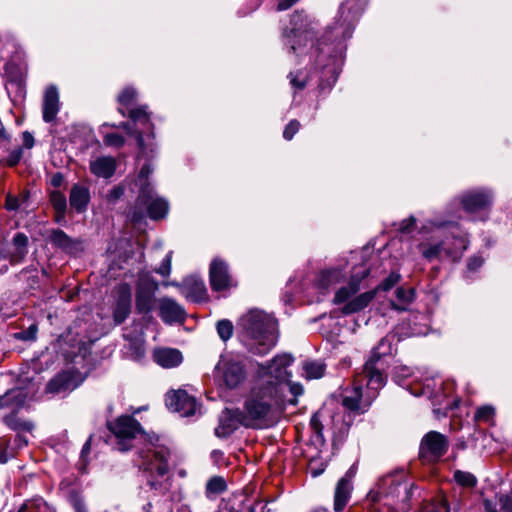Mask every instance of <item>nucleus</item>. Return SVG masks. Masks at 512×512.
<instances>
[{
    "mask_svg": "<svg viewBox=\"0 0 512 512\" xmlns=\"http://www.w3.org/2000/svg\"><path fill=\"white\" fill-rule=\"evenodd\" d=\"M293 358L287 354L277 355L266 364H259L258 382L245 400L242 423L250 428L271 426L286 407L284 398L286 369Z\"/></svg>",
    "mask_w": 512,
    "mask_h": 512,
    "instance_id": "obj_1",
    "label": "nucleus"
},
{
    "mask_svg": "<svg viewBox=\"0 0 512 512\" xmlns=\"http://www.w3.org/2000/svg\"><path fill=\"white\" fill-rule=\"evenodd\" d=\"M386 342L382 339L374 349L370 358L365 362L361 372L354 377L352 389H345L342 395V405L349 411L362 414L367 411L378 391L384 387L387 376L385 363L377 352Z\"/></svg>",
    "mask_w": 512,
    "mask_h": 512,
    "instance_id": "obj_2",
    "label": "nucleus"
},
{
    "mask_svg": "<svg viewBox=\"0 0 512 512\" xmlns=\"http://www.w3.org/2000/svg\"><path fill=\"white\" fill-rule=\"evenodd\" d=\"M368 274L369 271L364 270L361 275L359 273L352 275L348 284L340 287L335 292L333 303L335 305L343 304L340 308L342 314L350 315L362 311L376 297L379 290L389 291L401 280V275L398 272H392L375 289L356 295L360 290L361 281Z\"/></svg>",
    "mask_w": 512,
    "mask_h": 512,
    "instance_id": "obj_3",
    "label": "nucleus"
},
{
    "mask_svg": "<svg viewBox=\"0 0 512 512\" xmlns=\"http://www.w3.org/2000/svg\"><path fill=\"white\" fill-rule=\"evenodd\" d=\"M240 324L252 338L251 351L257 355L267 354L277 343V322L269 314L253 309L243 315Z\"/></svg>",
    "mask_w": 512,
    "mask_h": 512,
    "instance_id": "obj_4",
    "label": "nucleus"
},
{
    "mask_svg": "<svg viewBox=\"0 0 512 512\" xmlns=\"http://www.w3.org/2000/svg\"><path fill=\"white\" fill-rule=\"evenodd\" d=\"M170 451L163 445L150 444L138 452L136 465L151 490L160 491L169 473Z\"/></svg>",
    "mask_w": 512,
    "mask_h": 512,
    "instance_id": "obj_5",
    "label": "nucleus"
},
{
    "mask_svg": "<svg viewBox=\"0 0 512 512\" xmlns=\"http://www.w3.org/2000/svg\"><path fill=\"white\" fill-rule=\"evenodd\" d=\"M363 10V1L346 0L340 6L338 16L334 25L329 26L319 43V49L331 53L330 45H335L337 51L342 52L345 48L344 41L351 37L354 22Z\"/></svg>",
    "mask_w": 512,
    "mask_h": 512,
    "instance_id": "obj_6",
    "label": "nucleus"
},
{
    "mask_svg": "<svg viewBox=\"0 0 512 512\" xmlns=\"http://www.w3.org/2000/svg\"><path fill=\"white\" fill-rule=\"evenodd\" d=\"M39 386L35 383L29 384L27 387H17L9 390L0 398V408L9 409V414L3 418L4 423L14 431L30 432L34 428L32 422L22 420L17 417L21 408L24 407L28 399H32L37 393Z\"/></svg>",
    "mask_w": 512,
    "mask_h": 512,
    "instance_id": "obj_7",
    "label": "nucleus"
},
{
    "mask_svg": "<svg viewBox=\"0 0 512 512\" xmlns=\"http://www.w3.org/2000/svg\"><path fill=\"white\" fill-rule=\"evenodd\" d=\"M151 172V167L146 164L139 173L140 192L137 198V205L145 207L151 219L158 220L167 215L169 205L164 198L158 197L155 194L153 188L147 182V178Z\"/></svg>",
    "mask_w": 512,
    "mask_h": 512,
    "instance_id": "obj_8",
    "label": "nucleus"
},
{
    "mask_svg": "<svg viewBox=\"0 0 512 512\" xmlns=\"http://www.w3.org/2000/svg\"><path fill=\"white\" fill-rule=\"evenodd\" d=\"M215 378L228 388H235L246 378V372L241 360L230 355H222L215 367Z\"/></svg>",
    "mask_w": 512,
    "mask_h": 512,
    "instance_id": "obj_9",
    "label": "nucleus"
},
{
    "mask_svg": "<svg viewBox=\"0 0 512 512\" xmlns=\"http://www.w3.org/2000/svg\"><path fill=\"white\" fill-rule=\"evenodd\" d=\"M402 474H388L379 479L377 489L369 493L372 501H380L383 496L385 497H400L402 501H407L410 498L409 486L402 481Z\"/></svg>",
    "mask_w": 512,
    "mask_h": 512,
    "instance_id": "obj_10",
    "label": "nucleus"
},
{
    "mask_svg": "<svg viewBox=\"0 0 512 512\" xmlns=\"http://www.w3.org/2000/svg\"><path fill=\"white\" fill-rule=\"evenodd\" d=\"M108 429L117 438V449L127 451L129 442L142 432L141 425L131 416H120L113 422H108Z\"/></svg>",
    "mask_w": 512,
    "mask_h": 512,
    "instance_id": "obj_11",
    "label": "nucleus"
},
{
    "mask_svg": "<svg viewBox=\"0 0 512 512\" xmlns=\"http://www.w3.org/2000/svg\"><path fill=\"white\" fill-rule=\"evenodd\" d=\"M449 448L447 437L440 432L430 431L426 433L419 447V456L425 462H435L446 454Z\"/></svg>",
    "mask_w": 512,
    "mask_h": 512,
    "instance_id": "obj_12",
    "label": "nucleus"
},
{
    "mask_svg": "<svg viewBox=\"0 0 512 512\" xmlns=\"http://www.w3.org/2000/svg\"><path fill=\"white\" fill-rule=\"evenodd\" d=\"M165 402L171 411L178 412L185 417L196 414L199 409L196 399L184 390L167 393Z\"/></svg>",
    "mask_w": 512,
    "mask_h": 512,
    "instance_id": "obj_13",
    "label": "nucleus"
},
{
    "mask_svg": "<svg viewBox=\"0 0 512 512\" xmlns=\"http://www.w3.org/2000/svg\"><path fill=\"white\" fill-rule=\"evenodd\" d=\"M209 279L214 291H222L234 286L228 265L223 260L214 259L210 264Z\"/></svg>",
    "mask_w": 512,
    "mask_h": 512,
    "instance_id": "obj_14",
    "label": "nucleus"
},
{
    "mask_svg": "<svg viewBox=\"0 0 512 512\" xmlns=\"http://www.w3.org/2000/svg\"><path fill=\"white\" fill-rule=\"evenodd\" d=\"M158 314L166 324L182 323L186 318L185 309L170 297L157 299Z\"/></svg>",
    "mask_w": 512,
    "mask_h": 512,
    "instance_id": "obj_15",
    "label": "nucleus"
},
{
    "mask_svg": "<svg viewBox=\"0 0 512 512\" xmlns=\"http://www.w3.org/2000/svg\"><path fill=\"white\" fill-rule=\"evenodd\" d=\"M60 110L59 93L56 86L46 88L43 95L42 114L46 123L53 122Z\"/></svg>",
    "mask_w": 512,
    "mask_h": 512,
    "instance_id": "obj_16",
    "label": "nucleus"
},
{
    "mask_svg": "<svg viewBox=\"0 0 512 512\" xmlns=\"http://www.w3.org/2000/svg\"><path fill=\"white\" fill-rule=\"evenodd\" d=\"M457 242L458 243L454 250L447 248L444 242L423 246L422 255L428 260L438 259L441 257L442 253H445L448 257L456 258L466 249V242L464 239H458Z\"/></svg>",
    "mask_w": 512,
    "mask_h": 512,
    "instance_id": "obj_17",
    "label": "nucleus"
},
{
    "mask_svg": "<svg viewBox=\"0 0 512 512\" xmlns=\"http://www.w3.org/2000/svg\"><path fill=\"white\" fill-rule=\"evenodd\" d=\"M181 294L193 302L204 301L207 297V289L203 280L197 277H188L181 284Z\"/></svg>",
    "mask_w": 512,
    "mask_h": 512,
    "instance_id": "obj_18",
    "label": "nucleus"
},
{
    "mask_svg": "<svg viewBox=\"0 0 512 512\" xmlns=\"http://www.w3.org/2000/svg\"><path fill=\"white\" fill-rule=\"evenodd\" d=\"M492 196L487 191H471L466 193L461 203L465 211L476 212L485 209L491 204Z\"/></svg>",
    "mask_w": 512,
    "mask_h": 512,
    "instance_id": "obj_19",
    "label": "nucleus"
},
{
    "mask_svg": "<svg viewBox=\"0 0 512 512\" xmlns=\"http://www.w3.org/2000/svg\"><path fill=\"white\" fill-rule=\"evenodd\" d=\"M352 477L353 475L347 472L345 476L337 482L334 494V509L337 512L342 511L349 501L353 488Z\"/></svg>",
    "mask_w": 512,
    "mask_h": 512,
    "instance_id": "obj_20",
    "label": "nucleus"
},
{
    "mask_svg": "<svg viewBox=\"0 0 512 512\" xmlns=\"http://www.w3.org/2000/svg\"><path fill=\"white\" fill-rule=\"evenodd\" d=\"M131 293L128 285H123L119 290V298L114 310V320L117 324L122 323L130 314Z\"/></svg>",
    "mask_w": 512,
    "mask_h": 512,
    "instance_id": "obj_21",
    "label": "nucleus"
},
{
    "mask_svg": "<svg viewBox=\"0 0 512 512\" xmlns=\"http://www.w3.org/2000/svg\"><path fill=\"white\" fill-rule=\"evenodd\" d=\"M153 358L155 362L163 368L176 367L183 360L181 352L173 348L157 349L154 351Z\"/></svg>",
    "mask_w": 512,
    "mask_h": 512,
    "instance_id": "obj_22",
    "label": "nucleus"
},
{
    "mask_svg": "<svg viewBox=\"0 0 512 512\" xmlns=\"http://www.w3.org/2000/svg\"><path fill=\"white\" fill-rule=\"evenodd\" d=\"M116 169V161L110 156H101L90 162L91 172L101 178H110Z\"/></svg>",
    "mask_w": 512,
    "mask_h": 512,
    "instance_id": "obj_23",
    "label": "nucleus"
},
{
    "mask_svg": "<svg viewBox=\"0 0 512 512\" xmlns=\"http://www.w3.org/2000/svg\"><path fill=\"white\" fill-rule=\"evenodd\" d=\"M345 273L341 268H329L320 272L317 278V285L320 289L327 291L342 282Z\"/></svg>",
    "mask_w": 512,
    "mask_h": 512,
    "instance_id": "obj_24",
    "label": "nucleus"
},
{
    "mask_svg": "<svg viewBox=\"0 0 512 512\" xmlns=\"http://www.w3.org/2000/svg\"><path fill=\"white\" fill-rule=\"evenodd\" d=\"M90 201V192L87 187L81 185H74L70 191L69 202L71 208L77 212H83L86 210Z\"/></svg>",
    "mask_w": 512,
    "mask_h": 512,
    "instance_id": "obj_25",
    "label": "nucleus"
},
{
    "mask_svg": "<svg viewBox=\"0 0 512 512\" xmlns=\"http://www.w3.org/2000/svg\"><path fill=\"white\" fill-rule=\"evenodd\" d=\"M305 18L306 17L304 15L299 14V13H296L292 16L291 24L293 25V28L291 29L290 34L286 35V37L288 39H291V37H293V38H299V39L304 38L305 40H307L309 33L306 29L303 30ZM289 43L291 44V50L293 52H296V50H297L296 42L294 40H289Z\"/></svg>",
    "mask_w": 512,
    "mask_h": 512,
    "instance_id": "obj_26",
    "label": "nucleus"
},
{
    "mask_svg": "<svg viewBox=\"0 0 512 512\" xmlns=\"http://www.w3.org/2000/svg\"><path fill=\"white\" fill-rule=\"evenodd\" d=\"M12 243L14 250L11 253L10 261L11 263H19L25 258L28 252V237L23 233H16L12 239Z\"/></svg>",
    "mask_w": 512,
    "mask_h": 512,
    "instance_id": "obj_27",
    "label": "nucleus"
},
{
    "mask_svg": "<svg viewBox=\"0 0 512 512\" xmlns=\"http://www.w3.org/2000/svg\"><path fill=\"white\" fill-rule=\"evenodd\" d=\"M120 128L124 129L125 131H127V133L129 135H133L136 137V140H137V143H138V146H139V149H140V152L143 154V155H146L148 156L149 152L153 153L154 152V143L152 142L153 138H154V135L153 133L151 132V134L148 136V139L149 141L146 143L144 138H143V135L140 133V132H137L135 131L131 124L128 123V122H122L120 125H119Z\"/></svg>",
    "mask_w": 512,
    "mask_h": 512,
    "instance_id": "obj_28",
    "label": "nucleus"
},
{
    "mask_svg": "<svg viewBox=\"0 0 512 512\" xmlns=\"http://www.w3.org/2000/svg\"><path fill=\"white\" fill-rule=\"evenodd\" d=\"M397 301H391V308L397 311H405L414 300L413 289L399 287L395 291Z\"/></svg>",
    "mask_w": 512,
    "mask_h": 512,
    "instance_id": "obj_29",
    "label": "nucleus"
},
{
    "mask_svg": "<svg viewBox=\"0 0 512 512\" xmlns=\"http://www.w3.org/2000/svg\"><path fill=\"white\" fill-rule=\"evenodd\" d=\"M49 239L53 245L65 251H71L74 248L73 240L62 230H53L50 233Z\"/></svg>",
    "mask_w": 512,
    "mask_h": 512,
    "instance_id": "obj_30",
    "label": "nucleus"
},
{
    "mask_svg": "<svg viewBox=\"0 0 512 512\" xmlns=\"http://www.w3.org/2000/svg\"><path fill=\"white\" fill-rule=\"evenodd\" d=\"M71 388V377L68 373L57 375L47 384V390L51 393H59Z\"/></svg>",
    "mask_w": 512,
    "mask_h": 512,
    "instance_id": "obj_31",
    "label": "nucleus"
},
{
    "mask_svg": "<svg viewBox=\"0 0 512 512\" xmlns=\"http://www.w3.org/2000/svg\"><path fill=\"white\" fill-rule=\"evenodd\" d=\"M158 288L157 282L153 279V277L149 273H141L139 274V278L137 281L136 291H144L154 293Z\"/></svg>",
    "mask_w": 512,
    "mask_h": 512,
    "instance_id": "obj_32",
    "label": "nucleus"
},
{
    "mask_svg": "<svg viewBox=\"0 0 512 512\" xmlns=\"http://www.w3.org/2000/svg\"><path fill=\"white\" fill-rule=\"evenodd\" d=\"M153 293L136 291V308L139 313H149L152 310Z\"/></svg>",
    "mask_w": 512,
    "mask_h": 512,
    "instance_id": "obj_33",
    "label": "nucleus"
},
{
    "mask_svg": "<svg viewBox=\"0 0 512 512\" xmlns=\"http://www.w3.org/2000/svg\"><path fill=\"white\" fill-rule=\"evenodd\" d=\"M227 488L224 478L220 476L212 477L206 484V495L207 497L213 495H219L223 493Z\"/></svg>",
    "mask_w": 512,
    "mask_h": 512,
    "instance_id": "obj_34",
    "label": "nucleus"
},
{
    "mask_svg": "<svg viewBox=\"0 0 512 512\" xmlns=\"http://www.w3.org/2000/svg\"><path fill=\"white\" fill-rule=\"evenodd\" d=\"M236 427V423L232 419H229L227 415H225L220 418V423L215 428V434L218 437L225 438L229 436L236 429Z\"/></svg>",
    "mask_w": 512,
    "mask_h": 512,
    "instance_id": "obj_35",
    "label": "nucleus"
},
{
    "mask_svg": "<svg viewBox=\"0 0 512 512\" xmlns=\"http://www.w3.org/2000/svg\"><path fill=\"white\" fill-rule=\"evenodd\" d=\"M307 379H318L324 375L325 365L320 362H306L303 366Z\"/></svg>",
    "mask_w": 512,
    "mask_h": 512,
    "instance_id": "obj_36",
    "label": "nucleus"
},
{
    "mask_svg": "<svg viewBox=\"0 0 512 512\" xmlns=\"http://www.w3.org/2000/svg\"><path fill=\"white\" fill-rule=\"evenodd\" d=\"M288 377H289V374L286 371V376L283 379V382L286 385L285 388H284V392L287 389H289L290 393L293 395V398L289 399V400L286 399V404L289 403V404H292V405H296L297 404V397L302 395L304 390H303V387H302L301 384L288 382V380H287Z\"/></svg>",
    "mask_w": 512,
    "mask_h": 512,
    "instance_id": "obj_37",
    "label": "nucleus"
},
{
    "mask_svg": "<svg viewBox=\"0 0 512 512\" xmlns=\"http://www.w3.org/2000/svg\"><path fill=\"white\" fill-rule=\"evenodd\" d=\"M50 202L53 208L56 210V212L63 216L67 208L66 197L64 196V194H62L59 191L51 192Z\"/></svg>",
    "mask_w": 512,
    "mask_h": 512,
    "instance_id": "obj_38",
    "label": "nucleus"
},
{
    "mask_svg": "<svg viewBox=\"0 0 512 512\" xmlns=\"http://www.w3.org/2000/svg\"><path fill=\"white\" fill-rule=\"evenodd\" d=\"M129 117L133 120L134 123L139 124H149L150 123V115L147 111V106H140L130 110Z\"/></svg>",
    "mask_w": 512,
    "mask_h": 512,
    "instance_id": "obj_39",
    "label": "nucleus"
},
{
    "mask_svg": "<svg viewBox=\"0 0 512 512\" xmlns=\"http://www.w3.org/2000/svg\"><path fill=\"white\" fill-rule=\"evenodd\" d=\"M454 479L459 485L467 488H472L477 483V479L472 473L460 470L454 473Z\"/></svg>",
    "mask_w": 512,
    "mask_h": 512,
    "instance_id": "obj_40",
    "label": "nucleus"
},
{
    "mask_svg": "<svg viewBox=\"0 0 512 512\" xmlns=\"http://www.w3.org/2000/svg\"><path fill=\"white\" fill-rule=\"evenodd\" d=\"M217 333L223 341H227L233 335V324L229 320H220L217 323Z\"/></svg>",
    "mask_w": 512,
    "mask_h": 512,
    "instance_id": "obj_41",
    "label": "nucleus"
},
{
    "mask_svg": "<svg viewBox=\"0 0 512 512\" xmlns=\"http://www.w3.org/2000/svg\"><path fill=\"white\" fill-rule=\"evenodd\" d=\"M495 414V409L492 406L485 405L477 409L474 419L481 422H490Z\"/></svg>",
    "mask_w": 512,
    "mask_h": 512,
    "instance_id": "obj_42",
    "label": "nucleus"
},
{
    "mask_svg": "<svg viewBox=\"0 0 512 512\" xmlns=\"http://www.w3.org/2000/svg\"><path fill=\"white\" fill-rule=\"evenodd\" d=\"M137 96V92L132 87L123 89L118 95V102L122 105L131 104Z\"/></svg>",
    "mask_w": 512,
    "mask_h": 512,
    "instance_id": "obj_43",
    "label": "nucleus"
},
{
    "mask_svg": "<svg viewBox=\"0 0 512 512\" xmlns=\"http://www.w3.org/2000/svg\"><path fill=\"white\" fill-rule=\"evenodd\" d=\"M171 262H172V251L167 253V255L163 259L160 267L155 269V272L163 277L169 276V274L171 272Z\"/></svg>",
    "mask_w": 512,
    "mask_h": 512,
    "instance_id": "obj_44",
    "label": "nucleus"
},
{
    "mask_svg": "<svg viewBox=\"0 0 512 512\" xmlns=\"http://www.w3.org/2000/svg\"><path fill=\"white\" fill-rule=\"evenodd\" d=\"M443 509L445 512H450L445 501L431 502L425 504L422 507L421 512H442Z\"/></svg>",
    "mask_w": 512,
    "mask_h": 512,
    "instance_id": "obj_45",
    "label": "nucleus"
},
{
    "mask_svg": "<svg viewBox=\"0 0 512 512\" xmlns=\"http://www.w3.org/2000/svg\"><path fill=\"white\" fill-rule=\"evenodd\" d=\"M300 123L297 120H291L284 129L283 137L286 140H291L293 136L298 132Z\"/></svg>",
    "mask_w": 512,
    "mask_h": 512,
    "instance_id": "obj_46",
    "label": "nucleus"
},
{
    "mask_svg": "<svg viewBox=\"0 0 512 512\" xmlns=\"http://www.w3.org/2000/svg\"><path fill=\"white\" fill-rule=\"evenodd\" d=\"M104 143L108 146L121 147L124 144V138L119 134L110 133L105 135Z\"/></svg>",
    "mask_w": 512,
    "mask_h": 512,
    "instance_id": "obj_47",
    "label": "nucleus"
},
{
    "mask_svg": "<svg viewBox=\"0 0 512 512\" xmlns=\"http://www.w3.org/2000/svg\"><path fill=\"white\" fill-rule=\"evenodd\" d=\"M415 225H416V218L413 216H410L409 218L404 219L399 223L398 230L402 233H410L411 231L414 230Z\"/></svg>",
    "mask_w": 512,
    "mask_h": 512,
    "instance_id": "obj_48",
    "label": "nucleus"
},
{
    "mask_svg": "<svg viewBox=\"0 0 512 512\" xmlns=\"http://www.w3.org/2000/svg\"><path fill=\"white\" fill-rule=\"evenodd\" d=\"M310 427L318 437H322L323 425L318 413H315L310 420Z\"/></svg>",
    "mask_w": 512,
    "mask_h": 512,
    "instance_id": "obj_49",
    "label": "nucleus"
},
{
    "mask_svg": "<svg viewBox=\"0 0 512 512\" xmlns=\"http://www.w3.org/2000/svg\"><path fill=\"white\" fill-rule=\"evenodd\" d=\"M501 510L504 512H512V495L506 494L499 497Z\"/></svg>",
    "mask_w": 512,
    "mask_h": 512,
    "instance_id": "obj_50",
    "label": "nucleus"
},
{
    "mask_svg": "<svg viewBox=\"0 0 512 512\" xmlns=\"http://www.w3.org/2000/svg\"><path fill=\"white\" fill-rule=\"evenodd\" d=\"M124 194V189L120 186L114 187L107 194V200L110 203H115L118 199H120Z\"/></svg>",
    "mask_w": 512,
    "mask_h": 512,
    "instance_id": "obj_51",
    "label": "nucleus"
},
{
    "mask_svg": "<svg viewBox=\"0 0 512 512\" xmlns=\"http://www.w3.org/2000/svg\"><path fill=\"white\" fill-rule=\"evenodd\" d=\"M22 148H17V149H14L13 151H11V153L9 154L8 158H7V163L9 166H14L16 165L22 158Z\"/></svg>",
    "mask_w": 512,
    "mask_h": 512,
    "instance_id": "obj_52",
    "label": "nucleus"
},
{
    "mask_svg": "<svg viewBox=\"0 0 512 512\" xmlns=\"http://www.w3.org/2000/svg\"><path fill=\"white\" fill-rule=\"evenodd\" d=\"M37 328L35 326L29 327L27 331L19 333L18 338L23 340H33L36 338Z\"/></svg>",
    "mask_w": 512,
    "mask_h": 512,
    "instance_id": "obj_53",
    "label": "nucleus"
},
{
    "mask_svg": "<svg viewBox=\"0 0 512 512\" xmlns=\"http://www.w3.org/2000/svg\"><path fill=\"white\" fill-rule=\"evenodd\" d=\"M483 259L481 257L475 256L469 259L468 261V269L471 271L477 270L483 264Z\"/></svg>",
    "mask_w": 512,
    "mask_h": 512,
    "instance_id": "obj_54",
    "label": "nucleus"
},
{
    "mask_svg": "<svg viewBox=\"0 0 512 512\" xmlns=\"http://www.w3.org/2000/svg\"><path fill=\"white\" fill-rule=\"evenodd\" d=\"M22 141H23V146L27 149L32 148L34 145V142H35L33 135L27 131L23 132Z\"/></svg>",
    "mask_w": 512,
    "mask_h": 512,
    "instance_id": "obj_55",
    "label": "nucleus"
},
{
    "mask_svg": "<svg viewBox=\"0 0 512 512\" xmlns=\"http://www.w3.org/2000/svg\"><path fill=\"white\" fill-rule=\"evenodd\" d=\"M6 208L10 211L16 210L19 207V202L16 197L8 195L6 197Z\"/></svg>",
    "mask_w": 512,
    "mask_h": 512,
    "instance_id": "obj_56",
    "label": "nucleus"
},
{
    "mask_svg": "<svg viewBox=\"0 0 512 512\" xmlns=\"http://www.w3.org/2000/svg\"><path fill=\"white\" fill-rule=\"evenodd\" d=\"M290 83L293 87L303 89L306 85L304 80H298L297 75L290 74Z\"/></svg>",
    "mask_w": 512,
    "mask_h": 512,
    "instance_id": "obj_57",
    "label": "nucleus"
},
{
    "mask_svg": "<svg viewBox=\"0 0 512 512\" xmlns=\"http://www.w3.org/2000/svg\"><path fill=\"white\" fill-rule=\"evenodd\" d=\"M297 1L298 0H280L277 8L279 11L287 10Z\"/></svg>",
    "mask_w": 512,
    "mask_h": 512,
    "instance_id": "obj_58",
    "label": "nucleus"
},
{
    "mask_svg": "<svg viewBox=\"0 0 512 512\" xmlns=\"http://www.w3.org/2000/svg\"><path fill=\"white\" fill-rule=\"evenodd\" d=\"M64 181V177L61 173H56L51 178V184L54 187H60Z\"/></svg>",
    "mask_w": 512,
    "mask_h": 512,
    "instance_id": "obj_59",
    "label": "nucleus"
},
{
    "mask_svg": "<svg viewBox=\"0 0 512 512\" xmlns=\"http://www.w3.org/2000/svg\"><path fill=\"white\" fill-rule=\"evenodd\" d=\"M6 449H7V443H0V463L1 464H4L8 461Z\"/></svg>",
    "mask_w": 512,
    "mask_h": 512,
    "instance_id": "obj_60",
    "label": "nucleus"
},
{
    "mask_svg": "<svg viewBox=\"0 0 512 512\" xmlns=\"http://www.w3.org/2000/svg\"><path fill=\"white\" fill-rule=\"evenodd\" d=\"M409 374H410V369H409V368H407V367H401V368H399V369L396 371V373H395V375H394V380H395L397 383H399V378H400V376H407V375H409Z\"/></svg>",
    "mask_w": 512,
    "mask_h": 512,
    "instance_id": "obj_61",
    "label": "nucleus"
},
{
    "mask_svg": "<svg viewBox=\"0 0 512 512\" xmlns=\"http://www.w3.org/2000/svg\"><path fill=\"white\" fill-rule=\"evenodd\" d=\"M134 348H135V358L136 359L142 358L145 353L143 345L141 343H134Z\"/></svg>",
    "mask_w": 512,
    "mask_h": 512,
    "instance_id": "obj_62",
    "label": "nucleus"
},
{
    "mask_svg": "<svg viewBox=\"0 0 512 512\" xmlns=\"http://www.w3.org/2000/svg\"><path fill=\"white\" fill-rule=\"evenodd\" d=\"M484 508L486 512H498L490 500H484Z\"/></svg>",
    "mask_w": 512,
    "mask_h": 512,
    "instance_id": "obj_63",
    "label": "nucleus"
},
{
    "mask_svg": "<svg viewBox=\"0 0 512 512\" xmlns=\"http://www.w3.org/2000/svg\"><path fill=\"white\" fill-rule=\"evenodd\" d=\"M91 436L89 437V439L85 442V444L83 445V448H82V451H81V455L82 457H84L85 455H87L89 452H90V448H91Z\"/></svg>",
    "mask_w": 512,
    "mask_h": 512,
    "instance_id": "obj_64",
    "label": "nucleus"
}]
</instances>
